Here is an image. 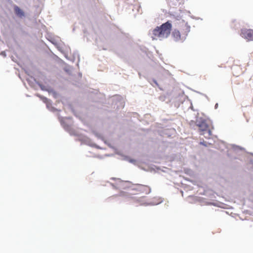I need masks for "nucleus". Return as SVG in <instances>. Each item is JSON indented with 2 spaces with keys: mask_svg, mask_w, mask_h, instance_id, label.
<instances>
[{
  "mask_svg": "<svg viewBox=\"0 0 253 253\" xmlns=\"http://www.w3.org/2000/svg\"><path fill=\"white\" fill-rule=\"evenodd\" d=\"M65 131L70 134L71 136L77 137L76 141H79L84 144L92 147H95L98 149H102V148L92 142L91 140L86 136L81 133L79 130L74 129V127H64Z\"/></svg>",
  "mask_w": 253,
  "mask_h": 253,
  "instance_id": "2",
  "label": "nucleus"
},
{
  "mask_svg": "<svg viewBox=\"0 0 253 253\" xmlns=\"http://www.w3.org/2000/svg\"><path fill=\"white\" fill-rule=\"evenodd\" d=\"M172 23L168 21L154 29L150 35L153 40H163L168 38L171 34V39L176 42H182L186 39L190 31V26L187 23H182L172 30Z\"/></svg>",
  "mask_w": 253,
  "mask_h": 253,
  "instance_id": "1",
  "label": "nucleus"
},
{
  "mask_svg": "<svg viewBox=\"0 0 253 253\" xmlns=\"http://www.w3.org/2000/svg\"><path fill=\"white\" fill-rule=\"evenodd\" d=\"M111 179L112 180H118L119 182L117 183V185H118L121 188L124 189L131 188L133 187V185H128V184H131V182L129 181H123L120 178H117L116 177H112ZM133 185V184H132Z\"/></svg>",
  "mask_w": 253,
  "mask_h": 253,
  "instance_id": "6",
  "label": "nucleus"
},
{
  "mask_svg": "<svg viewBox=\"0 0 253 253\" xmlns=\"http://www.w3.org/2000/svg\"><path fill=\"white\" fill-rule=\"evenodd\" d=\"M251 154L253 156V153H251Z\"/></svg>",
  "mask_w": 253,
  "mask_h": 253,
  "instance_id": "19",
  "label": "nucleus"
},
{
  "mask_svg": "<svg viewBox=\"0 0 253 253\" xmlns=\"http://www.w3.org/2000/svg\"><path fill=\"white\" fill-rule=\"evenodd\" d=\"M171 136V135L168 134V136Z\"/></svg>",
  "mask_w": 253,
  "mask_h": 253,
  "instance_id": "20",
  "label": "nucleus"
},
{
  "mask_svg": "<svg viewBox=\"0 0 253 253\" xmlns=\"http://www.w3.org/2000/svg\"><path fill=\"white\" fill-rule=\"evenodd\" d=\"M200 144L203 145H204L205 146H207L206 143L205 141L201 142H200Z\"/></svg>",
  "mask_w": 253,
  "mask_h": 253,
  "instance_id": "16",
  "label": "nucleus"
},
{
  "mask_svg": "<svg viewBox=\"0 0 253 253\" xmlns=\"http://www.w3.org/2000/svg\"><path fill=\"white\" fill-rule=\"evenodd\" d=\"M199 130L200 132V134H202V132H203V134H205V132H206L208 135L210 136L211 134V131L210 129H209L208 128L209 127H199Z\"/></svg>",
  "mask_w": 253,
  "mask_h": 253,
  "instance_id": "9",
  "label": "nucleus"
},
{
  "mask_svg": "<svg viewBox=\"0 0 253 253\" xmlns=\"http://www.w3.org/2000/svg\"><path fill=\"white\" fill-rule=\"evenodd\" d=\"M240 36L248 41H253V30L246 28L242 29Z\"/></svg>",
  "mask_w": 253,
  "mask_h": 253,
  "instance_id": "5",
  "label": "nucleus"
},
{
  "mask_svg": "<svg viewBox=\"0 0 253 253\" xmlns=\"http://www.w3.org/2000/svg\"><path fill=\"white\" fill-rule=\"evenodd\" d=\"M14 9L16 15H17L18 16L20 17H22L24 16V12L18 6H14Z\"/></svg>",
  "mask_w": 253,
  "mask_h": 253,
  "instance_id": "8",
  "label": "nucleus"
},
{
  "mask_svg": "<svg viewBox=\"0 0 253 253\" xmlns=\"http://www.w3.org/2000/svg\"><path fill=\"white\" fill-rule=\"evenodd\" d=\"M170 130H171V131H175V130L174 128V127H172L170 129Z\"/></svg>",
  "mask_w": 253,
  "mask_h": 253,
  "instance_id": "18",
  "label": "nucleus"
},
{
  "mask_svg": "<svg viewBox=\"0 0 253 253\" xmlns=\"http://www.w3.org/2000/svg\"><path fill=\"white\" fill-rule=\"evenodd\" d=\"M124 194H125V192L121 191L119 195L120 196H123L124 195Z\"/></svg>",
  "mask_w": 253,
  "mask_h": 253,
  "instance_id": "15",
  "label": "nucleus"
},
{
  "mask_svg": "<svg viewBox=\"0 0 253 253\" xmlns=\"http://www.w3.org/2000/svg\"><path fill=\"white\" fill-rule=\"evenodd\" d=\"M208 204L209 205H213V206H216V204L215 203H211H211H209Z\"/></svg>",
  "mask_w": 253,
  "mask_h": 253,
  "instance_id": "17",
  "label": "nucleus"
},
{
  "mask_svg": "<svg viewBox=\"0 0 253 253\" xmlns=\"http://www.w3.org/2000/svg\"><path fill=\"white\" fill-rule=\"evenodd\" d=\"M197 126H199V127H201V126H208V125H207L205 121H203L202 122V124H197Z\"/></svg>",
  "mask_w": 253,
  "mask_h": 253,
  "instance_id": "13",
  "label": "nucleus"
},
{
  "mask_svg": "<svg viewBox=\"0 0 253 253\" xmlns=\"http://www.w3.org/2000/svg\"><path fill=\"white\" fill-rule=\"evenodd\" d=\"M133 186H135V187L131 188V190H132L145 193L146 194H148L151 192V189L148 186L140 184H133Z\"/></svg>",
  "mask_w": 253,
  "mask_h": 253,
  "instance_id": "4",
  "label": "nucleus"
},
{
  "mask_svg": "<svg viewBox=\"0 0 253 253\" xmlns=\"http://www.w3.org/2000/svg\"><path fill=\"white\" fill-rule=\"evenodd\" d=\"M92 132L93 133V134L97 137L98 138V139H102V136L101 135V134H100L99 133L96 132V131L95 130H92Z\"/></svg>",
  "mask_w": 253,
  "mask_h": 253,
  "instance_id": "12",
  "label": "nucleus"
},
{
  "mask_svg": "<svg viewBox=\"0 0 253 253\" xmlns=\"http://www.w3.org/2000/svg\"><path fill=\"white\" fill-rule=\"evenodd\" d=\"M227 62H233L234 64L231 66V68L232 73L235 76H239L242 72V68L241 67L240 61L238 60H233L232 59L229 60Z\"/></svg>",
  "mask_w": 253,
  "mask_h": 253,
  "instance_id": "3",
  "label": "nucleus"
},
{
  "mask_svg": "<svg viewBox=\"0 0 253 253\" xmlns=\"http://www.w3.org/2000/svg\"><path fill=\"white\" fill-rule=\"evenodd\" d=\"M231 146L232 148L235 150V151H238V150H245V148L243 147H242L241 146L237 145L236 144H231Z\"/></svg>",
  "mask_w": 253,
  "mask_h": 253,
  "instance_id": "11",
  "label": "nucleus"
},
{
  "mask_svg": "<svg viewBox=\"0 0 253 253\" xmlns=\"http://www.w3.org/2000/svg\"><path fill=\"white\" fill-rule=\"evenodd\" d=\"M123 159L124 160L128 161L131 164H135V163H136V160L135 159L130 158L129 156H123Z\"/></svg>",
  "mask_w": 253,
  "mask_h": 253,
  "instance_id": "10",
  "label": "nucleus"
},
{
  "mask_svg": "<svg viewBox=\"0 0 253 253\" xmlns=\"http://www.w3.org/2000/svg\"><path fill=\"white\" fill-rule=\"evenodd\" d=\"M163 202V200L161 198L158 199L155 198L154 200L150 202H145L142 204V205L147 206H155L160 204Z\"/></svg>",
  "mask_w": 253,
  "mask_h": 253,
  "instance_id": "7",
  "label": "nucleus"
},
{
  "mask_svg": "<svg viewBox=\"0 0 253 253\" xmlns=\"http://www.w3.org/2000/svg\"><path fill=\"white\" fill-rule=\"evenodd\" d=\"M110 184L114 189H118V187L117 186H116L114 183H110Z\"/></svg>",
  "mask_w": 253,
  "mask_h": 253,
  "instance_id": "14",
  "label": "nucleus"
}]
</instances>
